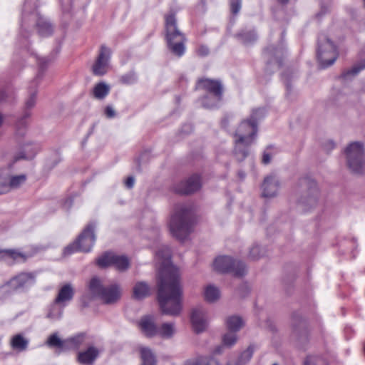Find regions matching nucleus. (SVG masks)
<instances>
[{"mask_svg":"<svg viewBox=\"0 0 365 365\" xmlns=\"http://www.w3.org/2000/svg\"><path fill=\"white\" fill-rule=\"evenodd\" d=\"M230 6L232 12L237 14L241 9V0H230Z\"/></svg>","mask_w":365,"mask_h":365,"instance_id":"49530a36","label":"nucleus"},{"mask_svg":"<svg viewBox=\"0 0 365 365\" xmlns=\"http://www.w3.org/2000/svg\"><path fill=\"white\" fill-rule=\"evenodd\" d=\"M314 358L312 356H308L304 361V365H314Z\"/></svg>","mask_w":365,"mask_h":365,"instance_id":"052dcab7","label":"nucleus"},{"mask_svg":"<svg viewBox=\"0 0 365 365\" xmlns=\"http://www.w3.org/2000/svg\"><path fill=\"white\" fill-rule=\"evenodd\" d=\"M279 187L280 182L278 178L275 175H269L264 178L262 185V195L267 198L275 197L278 195Z\"/></svg>","mask_w":365,"mask_h":365,"instance_id":"ddd939ff","label":"nucleus"},{"mask_svg":"<svg viewBox=\"0 0 365 365\" xmlns=\"http://www.w3.org/2000/svg\"><path fill=\"white\" fill-rule=\"evenodd\" d=\"M138 325L143 334L148 338L154 337L158 334V328L155 324L154 317L152 315L143 317L140 319Z\"/></svg>","mask_w":365,"mask_h":365,"instance_id":"f3484780","label":"nucleus"},{"mask_svg":"<svg viewBox=\"0 0 365 365\" xmlns=\"http://www.w3.org/2000/svg\"><path fill=\"white\" fill-rule=\"evenodd\" d=\"M11 345L14 350L25 351L29 345V341L21 334H16L11 339Z\"/></svg>","mask_w":365,"mask_h":365,"instance_id":"c85d7f7f","label":"nucleus"},{"mask_svg":"<svg viewBox=\"0 0 365 365\" xmlns=\"http://www.w3.org/2000/svg\"><path fill=\"white\" fill-rule=\"evenodd\" d=\"M120 298V290L117 284H111L108 287H105L101 299L106 304H113Z\"/></svg>","mask_w":365,"mask_h":365,"instance_id":"412c9836","label":"nucleus"},{"mask_svg":"<svg viewBox=\"0 0 365 365\" xmlns=\"http://www.w3.org/2000/svg\"><path fill=\"white\" fill-rule=\"evenodd\" d=\"M216 271L221 273H232L235 277H242L246 274L245 264L231 257L220 256L215 258L213 264Z\"/></svg>","mask_w":365,"mask_h":365,"instance_id":"1a4fd4ad","label":"nucleus"},{"mask_svg":"<svg viewBox=\"0 0 365 365\" xmlns=\"http://www.w3.org/2000/svg\"><path fill=\"white\" fill-rule=\"evenodd\" d=\"M104 113L108 118H113L116 115L115 110L112 106H107L105 108Z\"/></svg>","mask_w":365,"mask_h":365,"instance_id":"09e8293b","label":"nucleus"},{"mask_svg":"<svg viewBox=\"0 0 365 365\" xmlns=\"http://www.w3.org/2000/svg\"><path fill=\"white\" fill-rule=\"evenodd\" d=\"M282 81L284 82L285 85H286V87L288 89L289 88V83H288V81H287V77L285 76V75H283L282 76Z\"/></svg>","mask_w":365,"mask_h":365,"instance_id":"69168bd1","label":"nucleus"},{"mask_svg":"<svg viewBox=\"0 0 365 365\" xmlns=\"http://www.w3.org/2000/svg\"><path fill=\"white\" fill-rule=\"evenodd\" d=\"M175 332L174 324L172 323H163L158 328V334L160 337L169 339L171 338Z\"/></svg>","mask_w":365,"mask_h":365,"instance_id":"72a5a7b5","label":"nucleus"},{"mask_svg":"<svg viewBox=\"0 0 365 365\" xmlns=\"http://www.w3.org/2000/svg\"><path fill=\"white\" fill-rule=\"evenodd\" d=\"M38 0H26L24 5L23 15L26 16L31 10L36 9Z\"/></svg>","mask_w":365,"mask_h":365,"instance_id":"a18cd8bd","label":"nucleus"},{"mask_svg":"<svg viewBox=\"0 0 365 365\" xmlns=\"http://www.w3.org/2000/svg\"><path fill=\"white\" fill-rule=\"evenodd\" d=\"M220 292L214 285H208L204 292V297L207 302H214L220 298Z\"/></svg>","mask_w":365,"mask_h":365,"instance_id":"7c9ffc66","label":"nucleus"},{"mask_svg":"<svg viewBox=\"0 0 365 365\" xmlns=\"http://www.w3.org/2000/svg\"><path fill=\"white\" fill-rule=\"evenodd\" d=\"M317 55L319 65L323 68L331 66L337 58L336 46L324 34L319 36Z\"/></svg>","mask_w":365,"mask_h":365,"instance_id":"6e6552de","label":"nucleus"},{"mask_svg":"<svg viewBox=\"0 0 365 365\" xmlns=\"http://www.w3.org/2000/svg\"><path fill=\"white\" fill-rule=\"evenodd\" d=\"M110 90V87L108 84L105 82H100L94 86L92 93L95 98L102 100L108 95Z\"/></svg>","mask_w":365,"mask_h":365,"instance_id":"b1692460","label":"nucleus"},{"mask_svg":"<svg viewBox=\"0 0 365 365\" xmlns=\"http://www.w3.org/2000/svg\"><path fill=\"white\" fill-rule=\"evenodd\" d=\"M212 94H208L203 99H202V104L204 106L205 103H212L214 102V99L212 98Z\"/></svg>","mask_w":365,"mask_h":365,"instance_id":"6e6d98bb","label":"nucleus"},{"mask_svg":"<svg viewBox=\"0 0 365 365\" xmlns=\"http://www.w3.org/2000/svg\"><path fill=\"white\" fill-rule=\"evenodd\" d=\"M237 339V335L235 332L227 333L222 337L223 345L230 347L236 343Z\"/></svg>","mask_w":365,"mask_h":365,"instance_id":"37998d69","label":"nucleus"},{"mask_svg":"<svg viewBox=\"0 0 365 365\" xmlns=\"http://www.w3.org/2000/svg\"><path fill=\"white\" fill-rule=\"evenodd\" d=\"M93 231L94 230H83L76 238L82 252L91 251L96 242V235Z\"/></svg>","mask_w":365,"mask_h":365,"instance_id":"dca6fc26","label":"nucleus"},{"mask_svg":"<svg viewBox=\"0 0 365 365\" xmlns=\"http://www.w3.org/2000/svg\"><path fill=\"white\" fill-rule=\"evenodd\" d=\"M365 68V64H356L353 66L344 71L342 74V78L346 81L351 79L352 77L357 75L362 69Z\"/></svg>","mask_w":365,"mask_h":365,"instance_id":"e433bc0d","label":"nucleus"},{"mask_svg":"<svg viewBox=\"0 0 365 365\" xmlns=\"http://www.w3.org/2000/svg\"><path fill=\"white\" fill-rule=\"evenodd\" d=\"M27 258V255L18 250H0V262L4 261L8 263L11 262H24Z\"/></svg>","mask_w":365,"mask_h":365,"instance_id":"a211bd4d","label":"nucleus"},{"mask_svg":"<svg viewBox=\"0 0 365 365\" xmlns=\"http://www.w3.org/2000/svg\"><path fill=\"white\" fill-rule=\"evenodd\" d=\"M37 61H38L39 64L43 65L44 63L45 59L43 58H42L38 59Z\"/></svg>","mask_w":365,"mask_h":365,"instance_id":"338daca9","label":"nucleus"},{"mask_svg":"<svg viewBox=\"0 0 365 365\" xmlns=\"http://www.w3.org/2000/svg\"><path fill=\"white\" fill-rule=\"evenodd\" d=\"M201 187L200 176L193 175L187 180L178 185L175 190L180 194H190L198 190Z\"/></svg>","mask_w":365,"mask_h":365,"instance_id":"4468645a","label":"nucleus"},{"mask_svg":"<svg viewBox=\"0 0 365 365\" xmlns=\"http://www.w3.org/2000/svg\"><path fill=\"white\" fill-rule=\"evenodd\" d=\"M57 304H55V302H53V304L49 308L46 316L47 318L54 320L61 318L63 314V309L58 308Z\"/></svg>","mask_w":365,"mask_h":365,"instance_id":"ea45409f","label":"nucleus"},{"mask_svg":"<svg viewBox=\"0 0 365 365\" xmlns=\"http://www.w3.org/2000/svg\"><path fill=\"white\" fill-rule=\"evenodd\" d=\"M135 75L131 73L122 76L121 80L125 83H132L135 81Z\"/></svg>","mask_w":365,"mask_h":365,"instance_id":"3c124183","label":"nucleus"},{"mask_svg":"<svg viewBox=\"0 0 365 365\" xmlns=\"http://www.w3.org/2000/svg\"><path fill=\"white\" fill-rule=\"evenodd\" d=\"M85 340L84 334H78L76 336L61 339L57 333L51 334L46 341V345L53 349H56L59 354L62 352L78 350Z\"/></svg>","mask_w":365,"mask_h":365,"instance_id":"423d86ee","label":"nucleus"},{"mask_svg":"<svg viewBox=\"0 0 365 365\" xmlns=\"http://www.w3.org/2000/svg\"><path fill=\"white\" fill-rule=\"evenodd\" d=\"M165 21L168 47L173 55L180 57L185 52V35L178 29L173 13L165 15Z\"/></svg>","mask_w":365,"mask_h":365,"instance_id":"20e7f679","label":"nucleus"},{"mask_svg":"<svg viewBox=\"0 0 365 365\" xmlns=\"http://www.w3.org/2000/svg\"><path fill=\"white\" fill-rule=\"evenodd\" d=\"M350 243L351 244V248H352V251L351 252H354V249L356 248L357 247V245H356V241L353 239L351 240V241L350 242Z\"/></svg>","mask_w":365,"mask_h":365,"instance_id":"e2e57ef3","label":"nucleus"},{"mask_svg":"<svg viewBox=\"0 0 365 365\" xmlns=\"http://www.w3.org/2000/svg\"><path fill=\"white\" fill-rule=\"evenodd\" d=\"M81 252L80 245L78 244V240L76 239L75 241L68 245L63 250V255L65 256L71 255L75 252Z\"/></svg>","mask_w":365,"mask_h":365,"instance_id":"79ce46f5","label":"nucleus"},{"mask_svg":"<svg viewBox=\"0 0 365 365\" xmlns=\"http://www.w3.org/2000/svg\"><path fill=\"white\" fill-rule=\"evenodd\" d=\"M113 266L120 271H125L129 267V260L127 257L117 255L113 253Z\"/></svg>","mask_w":365,"mask_h":365,"instance_id":"2f4dec72","label":"nucleus"},{"mask_svg":"<svg viewBox=\"0 0 365 365\" xmlns=\"http://www.w3.org/2000/svg\"><path fill=\"white\" fill-rule=\"evenodd\" d=\"M140 353L142 360L141 365H156V357L150 349L148 347H142L140 349Z\"/></svg>","mask_w":365,"mask_h":365,"instance_id":"bb28decb","label":"nucleus"},{"mask_svg":"<svg viewBox=\"0 0 365 365\" xmlns=\"http://www.w3.org/2000/svg\"><path fill=\"white\" fill-rule=\"evenodd\" d=\"M238 175H239V177H240L241 179H243V178H245V173H242V172H239Z\"/></svg>","mask_w":365,"mask_h":365,"instance_id":"774afa93","label":"nucleus"},{"mask_svg":"<svg viewBox=\"0 0 365 365\" xmlns=\"http://www.w3.org/2000/svg\"><path fill=\"white\" fill-rule=\"evenodd\" d=\"M36 91H34L31 93L29 98L26 101V108H31L35 106L36 103Z\"/></svg>","mask_w":365,"mask_h":365,"instance_id":"de8ad7c7","label":"nucleus"},{"mask_svg":"<svg viewBox=\"0 0 365 365\" xmlns=\"http://www.w3.org/2000/svg\"><path fill=\"white\" fill-rule=\"evenodd\" d=\"M38 151V146L33 143H27L23 148V153L20 158L31 159Z\"/></svg>","mask_w":365,"mask_h":365,"instance_id":"f704fd0d","label":"nucleus"},{"mask_svg":"<svg viewBox=\"0 0 365 365\" xmlns=\"http://www.w3.org/2000/svg\"><path fill=\"white\" fill-rule=\"evenodd\" d=\"M265 254V252L258 245H254L250 250L249 257L252 260H257Z\"/></svg>","mask_w":365,"mask_h":365,"instance_id":"a19ab883","label":"nucleus"},{"mask_svg":"<svg viewBox=\"0 0 365 365\" xmlns=\"http://www.w3.org/2000/svg\"><path fill=\"white\" fill-rule=\"evenodd\" d=\"M150 295V287L145 282H138L133 287V297L140 300Z\"/></svg>","mask_w":365,"mask_h":365,"instance_id":"5701e85b","label":"nucleus"},{"mask_svg":"<svg viewBox=\"0 0 365 365\" xmlns=\"http://www.w3.org/2000/svg\"><path fill=\"white\" fill-rule=\"evenodd\" d=\"M156 255L163 260L159 269L157 299L163 314L176 317L181 313L182 288L178 268L171 262V250L160 247Z\"/></svg>","mask_w":365,"mask_h":365,"instance_id":"f257e3e1","label":"nucleus"},{"mask_svg":"<svg viewBox=\"0 0 365 365\" xmlns=\"http://www.w3.org/2000/svg\"><path fill=\"white\" fill-rule=\"evenodd\" d=\"M125 185L128 188H132L133 186H134V184H135V179L133 177H128L125 182Z\"/></svg>","mask_w":365,"mask_h":365,"instance_id":"4d7b16f0","label":"nucleus"},{"mask_svg":"<svg viewBox=\"0 0 365 365\" xmlns=\"http://www.w3.org/2000/svg\"><path fill=\"white\" fill-rule=\"evenodd\" d=\"M265 115L264 108L254 109L247 120H242L237 128L234 137V154L243 160L250 153V146L255 142L257 133V122Z\"/></svg>","mask_w":365,"mask_h":365,"instance_id":"f03ea898","label":"nucleus"},{"mask_svg":"<svg viewBox=\"0 0 365 365\" xmlns=\"http://www.w3.org/2000/svg\"><path fill=\"white\" fill-rule=\"evenodd\" d=\"M190 322L197 334L204 331L207 326V313L200 305L193 308L190 314Z\"/></svg>","mask_w":365,"mask_h":365,"instance_id":"f8f14e48","label":"nucleus"},{"mask_svg":"<svg viewBox=\"0 0 365 365\" xmlns=\"http://www.w3.org/2000/svg\"><path fill=\"white\" fill-rule=\"evenodd\" d=\"M74 289L71 284H64L58 291V295L54 299L55 304H62L71 301L74 296Z\"/></svg>","mask_w":365,"mask_h":365,"instance_id":"4be33fe9","label":"nucleus"},{"mask_svg":"<svg viewBox=\"0 0 365 365\" xmlns=\"http://www.w3.org/2000/svg\"><path fill=\"white\" fill-rule=\"evenodd\" d=\"M111 51L106 46H101L98 56L92 66L93 73L96 76H103L109 70Z\"/></svg>","mask_w":365,"mask_h":365,"instance_id":"9b49d317","label":"nucleus"},{"mask_svg":"<svg viewBox=\"0 0 365 365\" xmlns=\"http://www.w3.org/2000/svg\"><path fill=\"white\" fill-rule=\"evenodd\" d=\"M34 272H20L0 287V294L5 299L15 293L24 292L36 284Z\"/></svg>","mask_w":365,"mask_h":365,"instance_id":"39448f33","label":"nucleus"},{"mask_svg":"<svg viewBox=\"0 0 365 365\" xmlns=\"http://www.w3.org/2000/svg\"><path fill=\"white\" fill-rule=\"evenodd\" d=\"M240 289L242 290H244L245 291L246 294H247L249 292V290H248V287L246 284H242L240 287Z\"/></svg>","mask_w":365,"mask_h":365,"instance_id":"0e129e2a","label":"nucleus"},{"mask_svg":"<svg viewBox=\"0 0 365 365\" xmlns=\"http://www.w3.org/2000/svg\"><path fill=\"white\" fill-rule=\"evenodd\" d=\"M203 365H220L219 361L214 357H203Z\"/></svg>","mask_w":365,"mask_h":365,"instance_id":"8fccbe9b","label":"nucleus"},{"mask_svg":"<svg viewBox=\"0 0 365 365\" xmlns=\"http://www.w3.org/2000/svg\"><path fill=\"white\" fill-rule=\"evenodd\" d=\"M3 187L5 193L9 192L11 189H16L24 184L26 180V176L24 174L18 175L9 176L7 178L1 177Z\"/></svg>","mask_w":365,"mask_h":365,"instance_id":"aec40b11","label":"nucleus"},{"mask_svg":"<svg viewBox=\"0 0 365 365\" xmlns=\"http://www.w3.org/2000/svg\"><path fill=\"white\" fill-rule=\"evenodd\" d=\"M297 191H302L297 197L296 204L303 212H309L316 209L320 204V192L317 182L308 178L299 180Z\"/></svg>","mask_w":365,"mask_h":365,"instance_id":"7ed1b4c3","label":"nucleus"},{"mask_svg":"<svg viewBox=\"0 0 365 365\" xmlns=\"http://www.w3.org/2000/svg\"><path fill=\"white\" fill-rule=\"evenodd\" d=\"M36 26L39 34L42 36H48L53 31V28L50 22L42 16L38 17Z\"/></svg>","mask_w":365,"mask_h":365,"instance_id":"a878e982","label":"nucleus"},{"mask_svg":"<svg viewBox=\"0 0 365 365\" xmlns=\"http://www.w3.org/2000/svg\"><path fill=\"white\" fill-rule=\"evenodd\" d=\"M271 160V156L267 152H264L262 157V162L264 164H267Z\"/></svg>","mask_w":365,"mask_h":365,"instance_id":"13d9d810","label":"nucleus"},{"mask_svg":"<svg viewBox=\"0 0 365 365\" xmlns=\"http://www.w3.org/2000/svg\"><path fill=\"white\" fill-rule=\"evenodd\" d=\"M197 88L204 89L212 94L214 102L212 103H205L204 107L207 108H213L218 106L222 100V86L220 81L212 80L210 78H202L199 80L197 83Z\"/></svg>","mask_w":365,"mask_h":365,"instance_id":"9d476101","label":"nucleus"},{"mask_svg":"<svg viewBox=\"0 0 365 365\" xmlns=\"http://www.w3.org/2000/svg\"><path fill=\"white\" fill-rule=\"evenodd\" d=\"M203 357H200L195 360L187 361L185 365H203Z\"/></svg>","mask_w":365,"mask_h":365,"instance_id":"603ef678","label":"nucleus"},{"mask_svg":"<svg viewBox=\"0 0 365 365\" xmlns=\"http://www.w3.org/2000/svg\"><path fill=\"white\" fill-rule=\"evenodd\" d=\"M254 350H255V346L250 345L247 347V349L240 354V356L238 359L237 363L240 365H242V364L247 363L252 357Z\"/></svg>","mask_w":365,"mask_h":365,"instance_id":"58836bf2","label":"nucleus"},{"mask_svg":"<svg viewBox=\"0 0 365 365\" xmlns=\"http://www.w3.org/2000/svg\"><path fill=\"white\" fill-rule=\"evenodd\" d=\"M226 325L230 331L235 333L242 327L243 321L240 317L231 316L227 319Z\"/></svg>","mask_w":365,"mask_h":365,"instance_id":"c756f323","label":"nucleus"},{"mask_svg":"<svg viewBox=\"0 0 365 365\" xmlns=\"http://www.w3.org/2000/svg\"><path fill=\"white\" fill-rule=\"evenodd\" d=\"M222 349H223V346H217L215 351H214V353L216 354H220L222 353Z\"/></svg>","mask_w":365,"mask_h":365,"instance_id":"680f3d73","label":"nucleus"},{"mask_svg":"<svg viewBox=\"0 0 365 365\" xmlns=\"http://www.w3.org/2000/svg\"><path fill=\"white\" fill-rule=\"evenodd\" d=\"M266 324L267 326V328L272 331V332H274L277 329H276V327L275 325L269 320H267L266 322Z\"/></svg>","mask_w":365,"mask_h":365,"instance_id":"bf43d9fd","label":"nucleus"},{"mask_svg":"<svg viewBox=\"0 0 365 365\" xmlns=\"http://www.w3.org/2000/svg\"><path fill=\"white\" fill-rule=\"evenodd\" d=\"M238 36L244 43H250L257 38L255 33L252 31L240 33Z\"/></svg>","mask_w":365,"mask_h":365,"instance_id":"c03bdc74","label":"nucleus"},{"mask_svg":"<svg viewBox=\"0 0 365 365\" xmlns=\"http://www.w3.org/2000/svg\"><path fill=\"white\" fill-rule=\"evenodd\" d=\"M293 334L299 340L307 341L308 339V331L306 322L300 314L294 313L292 315Z\"/></svg>","mask_w":365,"mask_h":365,"instance_id":"2eb2a0df","label":"nucleus"},{"mask_svg":"<svg viewBox=\"0 0 365 365\" xmlns=\"http://www.w3.org/2000/svg\"><path fill=\"white\" fill-rule=\"evenodd\" d=\"M183 222L184 220L182 215L181 213L175 212L170 217L169 228H184Z\"/></svg>","mask_w":365,"mask_h":365,"instance_id":"4c0bfd02","label":"nucleus"},{"mask_svg":"<svg viewBox=\"0 0 365 365\" xmlns=\"http://www.w3.org/2000/svg\"><path fill=\"white\" fill-rule=\"evenodd\" d=\"M63 9L68 11L71 7V0H60Z\"/></svg>","mask_w":365,"mask_h":365,"instance_id":"864d4df0","label":"nucleus"},{"mask_svg":"<svg viewBox=\"0 0 365 365\" xmlns=\"http://www.w3.org/2000/svg\"><path fill=\"white\" fill-rule=\"evenodd\" d=\"M113 252H106L96 260V264L100 268H106L113 266Z\"/></svg>","mask_w":365,"mask_h":365,"instance_id":"473e14b6","label":"nucleus"},{"mask_svg":"<svg viewBox=\"0 0 365 365\" xmlns=\"http://www.w3.org/2000/svg\"><path fill=\"white\" fill-rule=\"evenodd\" d=\"M105 286L103 285L101 280L98 277H93L88 283V289L93 297L99 298L103 293Z\"/></svg>","mask_w":365,"mask_h":365,"instance_id":"393cba45","label":"nucleus"},{"mask_svg":"<svg viewBox=\"0 0 365 365\" xmlns=\"http://www.w3.org/2000/svg\"><path fill=\"white\" fill-rule=\"evenodd\" d=\"M98 349L91 346L86 351L78 352L77 361L81 365H93L96 359L98 357Z\"/></svg>","mask_w":365,"mask_h":365,"instance_id":"6ab92c4d","label":"nucleus"},{"mask_svg":"<svg viewBox=\"0 0 365 365\" xmlns=\"http://www.w3.org/2000/svg\"><path fill=\"white\" fill-rule=\"evenodd\" d=\"M268 57L272 58L269 63H276L279 66L281 64L279 58L284 56V50L280 48H269L265 51Z\"/></svg>","mask_w":365,"mask_h":365,"instance_id":"cd10ccee","label":"nucleus"},{"mask_svg":"<svg viewBox=\"0 0 365 365\" xmlns=\"http://www.w3.org/2000/svg\"><path fill=\"white\" fill-rule=\"evenodd\" d=\"M192 230H169L170 235L180 242H185L189 239Z\"/></svg>","mask_w":365,"mask_h":365,"instance_id":"c9c22d12","label":"nucleus"},{"mask_svg":"<svg viewBox=\"0 0 365 365\" xmlns=\"http://www.w3.org/2000/svg\"><path fill=\"white\" fill-rule=\"evenodd\" d=\"M209 50L207 46H200L197 49V53L200 56H205L208 53Z\"/></svg>","mask_w":365,"mask_h":365,"instance_id":"5fc2aeb1","label":"nucleus"},{"mask_svg":"<svg viewBox=\"0 0 365 365\" xmlns=\"http://www.w3.org/2000/svg\"><path fill=\"white\" fill-rule=\"evenodd\" d=\"M347 165L355 173H361L365 169V151L359 142L350 143L345 149Z\"/></svg>","mask_w":365,"mask_h":365,"instance_id":"0eeeda50","label":"nucleus"}]
</instances>
